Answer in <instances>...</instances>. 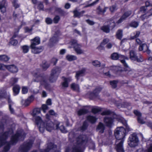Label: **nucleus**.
I'll list each match as a JSON object with an SVG mask.
<instances>
[{
  "mask_svg": "<svg viewBox=\"0 0 152 152\" xmlns=\"http://www.w3.org/2000/svg\"><path fill=\"white\" fill-rule=\"evenodd\" d=\"M10 132H12V129L11 132L9 130L8 131L5 132L0 135V147L7 144L4 147L2 152H7L10 149L11 145L16 144L19 141H23L25 138L26 134L24 132H17L11 136L10 142H8L6 141V140Z\"/></svg>",
  "mask_w": 152,
  "mask_h": 152,
  "instance_id": "nucleus-1",
  "label": "nucleus"
},
{
  "mask_svg": "<svg viewBox=\"0 0 152 152\" xmlns=\"http://www.w3.org/2000/svg\"><path fill=\"white\" fill-rule=\"evenodd\" d=\"M50 115L49 114H46V119L44 121H43L39 116L35 117V123L38 126L39 131L40 132L43 133L45 129L49 132H51L53 129L54 125L50 119Z\"/></svg>",
  "mask_w": 152,
  "mask_h": 152,
  "instance_id": "nucleus-2",
  "label": "nucleus"
},
{
  "mask_svg": "<svg viewBox=\"0 0 152 152\" xmlns=\"http://www.w3.org/2000/svg\"><path fill=\"white\" fill-rule=\"evenodd\" d=\"M88 141L86 134H80L76 138V144L72 148V152H83V148H85Z\"/></svg>",
  "mask_w": 152,
  "mask_h": 152,
  "instance_id": "nucleus-3",
  "label": "nucleus"
},
{
  "mask_svg": "<svg viewBox=\"0 0 152 152\" xmlns=\"http://www.w3.org/2000/svg\"><path fill=\"white\" fill-rule=\"evenodd\" d=\"M35 81L39 82L41 84L44 86L46 90H50V86L48 83V80L51 83L56 82L58 77H35Z\"/></svg>",
  "mask_w": 152,
  "mask_h": 152,
  "instance_id": "nucleus-4",
  "label": "nucleus"
},
{
  "mask_svg": "<svg viewBox=\"0 0 152 152\" xmlns=\"http://www.w3.org/2000/svg\"><path fill=\"white\" fill-rule=\"evenodd\" d=\"M129 132L123 126L117 127L114 131V135L116 139V142L118 140H124L126 136Z\"/></svg>",
  "mask_w": 152,
  "mask_h": 152,
  "instance_id": "nucleus-5",
  "label": "nucleus"
},
{
  "mask_svg": "<svg viewBox=\"0 0 152 152\" xmlns=\"http://www.w3.org/2000/svg\"><path fill=\"white\" fill-rule=\"evenodd\" d=\"M96 117L91 115H88L86 117V120L84 121L81 126L78 128V130L82 132L85 131L88 129L89 124L87 121L91 124H94L96 121Z\"/></svg>",
  "mask_w": 152,
  "mask_h": 152,
  "instance_id": "nucleus-6",
  "label": "nucleus"
},
{
  "mask_svg": "<svg viewBox=\"0 0 152 152\" xmlns=\"http://www.w3.org/2000/svg\"><path fill=\"white\" fill-rule=\"evenodd\" d=\"M139 142L138 137L136 133L130 134L128 139V143L131 147H135L138 145Z\"/></svg>",
  "mask_w": 152,
  "mask_h": 152,
  "instance_id": "nucleus-7",
  "label": "nucleus"
},
{
  "mask_svg": "<svg viewBox=\"0 0 152 152\" xmlns=\"http://www.w3.org/2000/svg\"><path fill=\"white\" fill-rule=\"evenodd\" d=\"M33 143L31 140L27 142H24L19 147V152H28L31 148Z\"/></svg>",
  "mask_w": 152,
  "mask_h": 152,
  "instance_id": "nucleus-8",
  "label": "nucleus"
},
{
  "mask_svg": "<svg viewBox=\"0 0 152 152\" xmlns=\"http://www.w3.org/2000/svg\"><path fill=\"white\" fill-rule=\"evenodd\" d=\"M71 45L73 48L74 50L77 54H81L84 53V50L81 49L82 47L81 45L78 44L77 40H72L71 41Z\"/></svg>",
  "mask_w": 152,
  "mask_h": 152,
  "instance_id": "nucleus-9",
  "label": "nucleus"
},
{
  "mask_svg": "<svg viewBox=\"0 0 152 152\" xmlns=\"http://www.w3.org/2000/svg\"><path fill=\"white\" fill-rule=\"evenodd\" d=\"M102 89V88L100 86L96 87L92 92L90 93L89 98L91 100H94L96 99L99 96V94Z\"/></svg>",
  "mask_w": 152,
  "mask_h": 152,
  "instance_id": "nucleus-10",
  "label": "nucleus"
},
{
  "mask_svg": "<svg viewBox=\"0 0 152 152\" xmlns=\"http://www.w3.org/2000/svg\"><path fill=\"white\" fill-rule=\"evenodd\" d=\"M114 119L112 117L105 116L103 118L104 122L107 127L111 128L114 125Z\"/></svg>",
  "mask_w": 152,
  "mask_h": 152,
  "instance_id": "nucleus-11",
  "label": "nucleus"
},
{
  "mask_svg": "<svg viewBox=\"0 0 152 152\" xmlns=\"http://www.w3.org/2000/svg\"><path fill=\"white\" fill-rule=\"evenodd\" d=\"M34 95H31L28 96L27 99H22L21 101V104L25 107H28L34 100Z\"/></svg>",
  "mask_w": 152,
  "mask_h": 152,
  "instance_id": "nucleus-12",
  "label": "nucleus"
},
{
  "mask_svg": "<svg viewBox=\"0 0 152 152\" xmlns=\"http://www.w3.org/2000/svg\"><path fill=\"white\" fill-rule=\"evenodd\" d=\"M134 114L137 116V120L138 122L141 124H143L145 123L143 119L142 118V113L137 110H134L133 111Z\"/></svg>",
  "mask_w": 152,
  "mask_h": 152,
  "instance_id": "nucleus-13",
  "label": "nucleus"
},
{
  "mask_svg": "<svg viewBox=\"0 0 152 152\" xmlns=\"http://www.w3.org/2000/svg\"><path fill=\"white\" fill-rule=\"evenodd\" d=\"M124 140H120V142L116 145L115 149L117 152H124L123 146Z\"/></svg>",
  "mask_w": 152,
  "mask_h": 152,
  "instance_id": "nucleus-14",
  "label": "nucleus"
},
{
  "mask_svg": "<svg viewBox=\"0 0 152 152\" xmlns=\"http://www.w3.org/2000/svg\"><path fill=\"white\" fill-rule=\"evenodd\" d=\"M62 79L63 80V82L61 83L62 87L66 88L68 87L69 83L71 80V78L70 77H62Z\"/></svg>",
  "mask_w": 152,
  "mask_h": 152,
  "instance_id": "nucleus-15",
  "label": "nucleus"
},
{
  "mask_svg": "<svg viewBox=\"0 0 152 152\" xmlns=\"http://www.w3.org/2000/svg\"><path fill=\"white\" fill-rule=\"evenodd\" d=\"M117 118L118 120V121H120L125 126V129L128 131V132L131 131L132 129L130 128L128 125L126 121L122 117Z\"/></svg>",
  "mask_w": 152,
  "mask_h": 152,
  "instance_id": "nucleus-16",
  "label": "nucleus"
},
{
  "mask_svg": "<svg viewBox=\"0 0 152 152\" xmlns=\"http://www.w3.org/2000/svg\"><path fill=\"white\" fill-rule=\"evenodd\" d=\"M131 14L132 11H129L125 12L120 18L117 21V23H121Z\"/></svg>",
  "mask_w": 152,
  "mask_h": 152,
  "instance_id": "nucleus-17",
  "label": "nucleus"
},
{
  "mask_svg": "<svg viewBox=\"0 0 152 152\" xmlns=\"http://www.w3.org/2000/svg\"><path fill=\"white\" fill-rule=\"evenodd\" d=\"M105 129V126L104 124L102 122L99 123L96 128L97 131H99L101 134L103 133Z\"/></svg>",
  "mask_w": 152,
  "mask_h": 152,
  "instance_id": "nucleus-18",
  "label": "nucleus"
},
{
  "mask_svg": "<svg viewBox=\"0 0 152 152\" xmlns=\"http://www.w3.org/2000/svg\"><path fill=\"white\" fill-rule=\"evenodd\" d=\"M31 44L30 45L31 48H34L35 46L39 44L40 43V39L38 37H36L31 40Z\"/></svg>",
  "mask_w": 152,
  "mask_h": 152,
  "instance_id": "nucleus-19",
  "label": "nucleus"
},
{
  "mask_svg": "<svg viewBox=\"0 0 152 152\" xmlns=\"http://www.w3.org/2000/svg\"><path fill=\"white\" fill-rule=\"evenodd\" d=\"M111 58L114 60L118 59L119 58H121L124 59H128L127 57H126L124 56L119 55L117 53H113L111 56Z\"/></svg>",
  "mask_w": 152,
  "mask_h": 152,
  "instance_id": "nucleus-20",
  "label": "nucleus"
},
{
  "mask_svg": "<svg viewBox=\"0 0 152 152\" xmlns=\"http://www.w3.org/2000/svg\"><path fill=\"white\" fill-rule=\"evenodd\" d=\"M107 7H102L101 6H99L97 7L96 10V13L98 14H103L106 12Z\"/></svg>",
  "mask_w": 152,
  "mask_h": 152,
  "instance_id": "nucleus-21",
  "label": "nucleus"
},
{
  "mask_svg": "<svg viewBox=\"0 0 152 152\" xmlns=\"http://www.w3.org/2000/svg\"><path fill=\"white\" fill-rule=\"evenodd\" d=\"M8 70L12 73H15L18 72V69L17 67L14 65H8Z\"/></svg>",
  "mask_w": 152,
  "mask_h": 152,
  "instance_id": "nucleus-22",
  "label": "nucleus"
},
{
  "mask_svg": "<svg viewBox=\"0 0 152 152\" xmlns=\"http://www.w3.org/2000/svg\"><path fill=\"white\" fill-rule=\"evenodd\" d=\"M60 123L58 122L56 124V129H59L62 133H66L67 131L66 130L65 127L63 125L59 126Z\"/></svg>",
  "mask_w": 152,
  "mask_h": 152,
  "instance_id": "nucleus-23",
  "label": "nucleus"
},
{
  "mask_svg": "<svg viewBox=\"0 0 152 152\" xmlns=\"http://www.w3.org/2000/svg\"><path fill=\"white\" fill-rule=\"evenodd\" d=\"M59 35V31H57L55 32L54 35L50 39V42L51 43H55L58 40V37Z\"/></svg>",
  "mask_w": 152,
  "mask_h": 152,
  "instance_id": "nucleus-24",
  "label": "nucleus"
},
{
  "mask_svg": "<svg viewBox=\"0 0 152 152\" xmlns=\"http://www.w3.org/2000/svg\"><path fill=\"white\" fill-rule=\"evenodd\" d=\"M32 49V52L34 54H37L42 52L43 50V47H34V48H31Z\"/></svg>",
  "mask_w": 152,
  "mask_h": 152,
  "instance_id": "nucleus-25",
  "label": "nucleus"
},
{
  "mask_svg": "<svg viewBox=\"0 0 152 152\" xmlns=\"http://www.w3.org/2000/svg\"><path fill=\"white\" fill-rule=\"evenodd\" d=\"M92 64L96 67H101V69H102L104 68L105 66V64H103L101 65L100 62L97 60L93 61L92 62Z\"/></svg>",
  "mask_w": 152,
  "mask_h": 152,
  "instance_id": "nucleus-26",
  "label": "nucleus"
},
{
  "mask_svg": "<svg viewBox=\"0 0 152 152\" xmlns=\"http://www.w3.org/2000/svg\"><path fill=\"white\" fill-rule=\"evenodd\" d=\"M102 115H112L113 116H116L117 115L114 111H112L109 110H107L103 111L101 113Z\"/></svg>",
  "mask_w": 152,
  "mask_h": 152,
  "instance_id": "nucleus-27",
  "label": "nucleus"
},
{
  "mask_svg": "<svg viewBox=\"0 0 152 152\" xmlns=\"http://www.w3.org/2000/svg\"><path fill=\"white\" fill-rule=\"evenodd\" d=\"M20 89V87L19 85H15L13 88L12 90L13 94L14 96H16L18 94Z\"/></svg>",
  "mask_w": 152,
  "mask_h": 152,
  "instance_id": "nucleus-28",
  "label": "nucleus"
},
{
  "mask_svg": "<svg viewBox=\"0 0 152 152\" xmlns=\"http://www.w3.org/2000/svg\"><path fill=\"white\" fill-rule=\"evenodd\" d=\"M70 88L73 91L78 92L79 91L80 88L78 84L73 83L70 85Z\"/></svg>",
  "mask_w": 152,
  "mask_h": 152,
  "instance_id": "nucleus-29",
  "label": "nucleus"
},
{
  "mask_svg": "<svg viewBox=\"0 0 152 152\" xmlns=\"http://www.w3.org/2000/svg\"><path fill=\"white\" fill-rule=\"evenodd\" d=\"M61 69L59 67H56L52 70L51 73V75L52 76L58 75L60 73Z\"/></svg>",
  "mask_w": 152,
  "mask_h": 152,
  "instance_id": "nucleus-30",
  "label": "nucleus"
},
{
  "mask_svg": "<svg viewBox=\"0 0 152 152\" xmlns=\"http://www.w3.org/2000/svg\"><path fill=\"white\" fill-rule=\"evenodd\" d=\"M55 11L61 16H65L67 14V13L60 8L56 7Z\"/></svg>",
  "mask_w": 152,
  "mask_h": 152,
  "instance_id": "nucleus-31",
  "label": "nucleus"
},
{
  "mask_svg": "<svg viewBox=\"0 0 152 152\" xmlns=\"http://www.w3.org/2000/svg\"><path fill=\"white\" fill-rule=\"evenodd\" d=\"M152 15V8L149 10L146 13L141 16L140 18L142 20L145 18H147Z\"/></svg>",
  "mask_w": 152,
  "mask_h": 152,
  "instance_id": "nucleus-32",
  "label": "nucleus"
},
{
  "mask_svg": "<svg viewBox=\"0 0 152 152\" xmlns=\"http://www.w3.org/2000/svg\"><path fill=\"white\" fill-rule=\"evenodd\" d=\"M88 112V110L85 108H82L80 109L77 112V114L78 116H81L85 115Z\"/></svg>",
  "mask_w": 152,
  "mask_h": 152,
  "instance_id": "nucleus-33",
  "label": "nucleus"
},
{
  "mask_svg": "<svg viewBox=\"0 0 152 152\" xmlns=\"http://www.w3.org/2000/svg\"><path fill=\"white\" fill-rule=\"evenodd\" d=\"M57 146L56 145L52 142L49 143L48 145L46 148L50 151L51 150H53L54 148H56Z\"/></svg>",
  "mask_w": 152,
  "mask_h": 152,
  "instance_id": "nucleus-34",
  "label": "nucleus"
},
{
  "mask_svg": "<svg viewBox=\"0 0 152 152\" xmlns=\"http://www.w3.org/2000/svg\"><path fill=\"white\" fill-rule=\"evenodd\" d=\"M118 80H113L110 81V84L113 89L116 88L117 87V84L118 83Z\"/></svg>",
  "mask_w": 152,
  "mask_h": 152,
  "instance_id": "nucleus-35",
  "label": "nucleus"
},
{
  "mask_svg": "<svg viewBox=\"0 0 152 152\" xmlns=\"http://www.w3.org/2000/svg\"><path fill=\"white\" fill-rule=\"evenodd\" d=\"M18 78L15 77H12L10 80L9 84L11 86H14L15 84H16L18 82Z\"/></svg>",
  "mask_w": 152,
  "mask_h": 152,
  "instance_id": "nucleus-36",
  "label": "nucleus"
},
{
  "mask_svg": "<svg viewBox=\"0 0 152 152\" xmlns=\"http://www.w3.org/2000/svg\"><path fill=\"white\" fill-rule=\"evenodd\" d=\"M148 49V46L146 44L144 43L141 45L140 46L138 49L139 51H143V52H146V50H147Z\"/></svg>",
  "mask_w": 152,
  "mask_h": 152,
  "instance_id": "nucleus-37",
  "label": "nucleus"
},
{
  "mask_svg": "<svg viewBox=\"0 0 152 152\" xmlns=\"http://www.w3.org/2000/svg\"><path fill=\"white\" fill-rule=\"evenodd\" d=\"M130 58L132 60L136 61L137 59V56L135 52L133 50L130 52Z\"/></svg>",
  "mask_w": 152,
  "mask_h": 152,
  "instance_id": "nucleus-38",
  "label": "nucleus"
},
{
  "mask_svg": "<svg viewBox=\"0 0 152 152\" xmlns=\"http://www.w3.org/2000/svg\"><path fill=\"white\" fill-rule=\"evenodd\" d=\"M100 29L103 32L108 33L110 31V29L109 25H104L101 27Z\"/></svg>",
  "mask_w": 152,
  "mask_h": 152,
  "instance_id": "nucleus-39",
  "label": "nucleus"
},
{
  "mask_svg": "<svg viewBox=\"0 0 152 152\" xmlns=\"http://www.w3.org/2000/svg\"><path fill=\"white\" fill-rule=\"evenodd\" d=\"M85 12L84 11H82L81 12H79L77 10H75L73 11L74 13V15L75 17H78L79 18L80 17V16H82L83 15Z\"/></svg>",
  "mask_w": 152,
  "mask_h": 152,
  "instance_id": "nucleus-40",
  "label": "nucleus"
},
{
  "mask_svg": "<svg viewBox=\"0 0 152 152\" xmlns=\"http://www.w3.org/2000/svg\"><path fill=\"white\" fill-rule=\"evenodd\" d=\"M50 66V64L46 61H43L41 64V66L44 70H46Z\"/></svg>",
  "mask_w": 152,
  "mask_h": 152,
  "instance_id": "nucleus-41",
  "label": "nucleus"
},
{
  "mask_svg": "<svg viewBox=\"0 0 152 152\" xmlns=\"http://www.w3.org/2000/svg\"><path fill=\"white\" fill-rule=\"evenodd\" d=\"M66 58L69 61H72L76 60L77 57L75 56L68 55L66 56Z\"/></svg>",
  "mask_w": 152,
  "mask_h": 152,
  "instance_id": "nucleus-42",
  "label": "nucleus"
},
{
  "mask_svg": "<svg viewBox=\"0 0 152 152\" xmlns=\"http://www.w3.org/2000/svg\"><path fill=\"white\" fill-rule=\"evenodd\" d=\"M136 152H152V144L146 150L144 151L142 149H139Z\"/></svg>",
  "mask_w": 152,
  "mask_h": 152,
  "instance_id": "nucleus-43",
  "label": "nucleus"
},
{
  "mask_svg": "<svg viewBox=\"0 0 152 152\" xmlns=\"http://www.w3.org/2000/svg\"><path fill=\"white\" fill-rule=\"evenodd\" d=\"M5 3V1L4 0L0 4V10H1V12L2 13L5 12L6 11Z\"/></svg>",
  "mask_w": 152,
  "mask_h": 152,
  "instance_id": "nucleus-44",
  "label": "nucleus"
},
{
  "mask_svg": "<svg viewBox=\"0 0 152 152\" xmlns=\"http://www.w3.org/2000/svg\"><path fill=\"white\" fill-rule=\"evenodd\" d=\"M4 99L7 100L9 106L10 104L11 106H12V105L13 104V103L10 99V95H8L7 93H6Z\"/></svg>",
  "mask_w": 152,
  "mask_h": 152,
  "instance_id": "nucleus-45",
  "label": "nucleus"
},
{
  "mask_svg": "<svg viewBox=\"0 0 152 152\" xmlns=\"http://www.w3.org/2000/svg\"><path fill=\"white\" fill-rule=\"evenodd\" d=\"M122 32V30L121 29L118 30L117 32L116 36L118 39H121L123 36Z\"/></svg>",
  "mask_w": 152,
  "mask_h": 152,
  "instance_id": "nucleus-46",
  "label": "nucleus"
},
{
  "mask_svg": "<svg viewBox=\"0 0 152 152\" xmlns=\"http://www.w3.org/2000/svg\"><path fill=\"white\" fill-rule=\"evenodd\" d=\"M10 58L5 55H0V61H8Z\"/></svg>",
  "mask_w": 152,
  "mask_h": 152,
  "instance_id": "nucleus-47",
  "label": "nucleus"
},
{
  "mask_svg": "<svg viewBox=\"0 0 152 152\" xmlns=\"http://www.w3.org/2000/svg\"><path fill=\"white\" fill-rule=\"evenodd\" d=\"M22 52L24 53H26L28 52L29 50V47L27 45H23L21 47Z\"/></svg>",
  "mask_w": 152,
  "mask_h": 152,
  "instance_id": "nucleus-48",
  "label": "nucleus"
},
{
  "mask_svg": "<svg viewBox=\"0 0 152 152\" xmlns=\"http://www.w3.org/2000/svg\"><path fill=\"white\" fill-rule=\"evenodd\" d=\"M22 12L20 10L19 12H14L13 13V16L14 19L18 18L22 14Z\"/></svg>",
  "mask_w": 152,
  "mask_h": 152,
  "instance_id": "nucleus-49",
  "label": "nucleus"
},
{
  "mask_svg": "<svg viewBox=\"0 0 152 152\" xmlns=\"http://www.w3.org/2000/svg\"><path fill=\"white\" fill-rule=\"evenodd\" d=\"M131 105V103L130 102H124L121 105L122 107L123 108H127Z\"/></svg>",
  "mask_w": 152,
  "mask_h": 152,
  "instance_id": "nucleus-50",
  "label": "nucleus"
},
{
  "mask_svg": "<svg viewBox=\"0 0 152 152\" xmlns=\"http://www.w3.org/2000/svg\"><path fill=\"white\" fill-rule=\"evenodd\" d=\"M109 24V28H113L115 26V21L113 20H111L108 21V22Z\"/></svg>",
  "mask_w": 152,
  "mask_h": 152,
  "instance_id": "nucleus-51",
  "label": "nucleus"
},
{
  "mask_svg": "<svg viewBox=\"0 0 152 152\" xmlns=\"http://www.w3.org/2000/svg\"><path fill=\"white\" fill-rule=\"evenodd\" d=\"M41 111L40 109L38 108H36L33 110V115L34 116L37 115H38L40 113Z\"/></svg>",
  "mask_w": 152,
  "mask_h": 152,
  "instance_id": "nucleus-52",
  "label": "nucleus"
},
{
  "mask_svg": "<svg viewBox=\"0 0 152 152\" xmlns=\"http://www.w3.org/2000/svg\"><path fill=\"white\" fill-rule=\"evenodd\" d=\"M86 71V69L85 68H83L77 72L76 73V76H79L80 75H81L85 72Z\"/></svg>",
  "mask_w": 152,
  "mask_h": 152,
  "instance_id": "nucleus-53",
  "label": "nucleus"
},
{
  "mask_svg": "<svg viewBox=\"0 0 152 152\" xmlns=\"http://www.w3.org/2000/svg\"><path fill=\"white\" fill-rule=\"evenodd\" d=\"M109 41V40L108 38H105L103 40L102 42L101 45L98 48L99 49H100V48L102 47V45H105Z\"/></svg>",
  "mask_w": 152,
  "mask_h": 152,
  "instance_id": "nucleus-54",
  "label": "nucleus"
},
{
  "mask_svg": "<svg viewBox=\"0 0 152 152\" xmlns=\"http://www.w3.org/2000/svg\"><path fill=\"white\" fill-rule=\"evenodd\" d=\"M101 111V109L100 108H93L91 109L92 112L94 114H96Z\"/></svg>",
  "mask_w": 152,
  "mask_h": 152,
  "instance_id": "nucleus-55",
  "label": "nucleus"
},
{
  "mask_svg": "<svg viewBox=\"0 0 152 152\" xmlns=\"http://www.w3.org/2000/svg\"><path fill=\"white\" fill-rule=\"evenodd\" d=\"M139 23L138 22L136 21H133L130 24V26L134 28H136L138 26Z\"/></svg>",
  "mask_w": 152,
  "mask_h": 152,
  "instance_id": "nucleus-56",
  "label": "nucleus"
},
{
  "mask_svg": "<svg viewBox=\"0 0 152 152\" xmlns=\"http://www.w3.org/2000/svg\"><path fill=\"white\" fill-rule=\"evenodd\" d=\"M18 43V42L16 40L12 38L11 39L10 41V43L13 46L16 45Z\"/></svg>",
  "mask_w": 152,
  "mask_h": 152,
  "instance_id": "nucleus-57",
  "label": "nucleus"
},
{
  "mask_svg": "<svg viewBox=\"0 0 152 152\" xmlns=\"http://www.w3.org/2000/svg\"><path fill=\"white\" fill-rule=\"evenodd\" d=\"M37 8L39 10H44V5L43 3L41 2L38 3V4Z\"/></svg>",
  "mask_w": 152,
  "mask_h": 152,
  "instance_id": "nucleus-58",
  "label": "nucleus"
},
{
  "mask_svg": "<svg viewBox=\"0 0 152 152\" xmlns=\"http://www.w3.org/2000/svg\"><path fill=\"white\" fill-rule=\"evenodd\" d=\"M49 114L50 115H52L55 117H57L58 115V114L55 113L54 111L53 110H50L48 111Z\"/></svg>",
  "mask_w": 152,
  "mask_h": 152,
  "instance_id": "nucleus-59",
  "label": "nucleus"
},
{
  "mask_svg": "<svg viewBox=\"0 0 152 152\" xmlns=\"http://www.w3.org/2000/svg\"><path fill=\"white\" fill-rule=\"evenodd\" d=\"M49 107L46 104H43L42 106V108L44 113H45L46 110L48 109Z\"/></svg>",
  "mask_w": 152,
  "mask_h": 152,
  "instance_id": "nucleus-60",
  "label": "nucleus"
},
{
  "mask_svg": "<svg viewBox=\"0 0 152 152\" xmlns=\"http://www.w3.org/2000/svg\"><path fill=\"white\" fill-rule=\"evenodd\" d=\"M28 88L26 87H23L22 90V93L23 94H26L28 93Z\"/></svg>",
  "mask_w": 152,
  "mask_h": 152,
  "instance_id": "nucleus-61",
  "label": "nucleus"
},
{
  "mask_svg": "<svg viewBox=\"0 0 152 152\" xmlns=\"http://www.w3.org/2000/svg\"><path fill=\"white\" fill-rule=\"evenodd\" d=\"M60 19V17L58 15H56L53 19V21L54 23H57Z\"/></svg>",
  "mask_w": 152,
  "mask_h": 152,
  "instance_id": "nucleus-62",
  "label": "nucleus"
},
{
  "mask_svg": "<svg viewBox=\"0 0 152 152\" xmlns=\"http://www.w3.org/2000/svg\"><path fill=\"white\" fill-rule=\"evenodd\" d=\"M17 0H14L12 2L13 5L15 8H18L20 7V5L17 2Z\"/></svg>",
  "mask_w": 152,
  "mask_h": 152,
  "instance_id": "nucleus-63",
  "label": "nucleus"
},
{
  "mask_svg": "<svg viewBox=\"0 0 152 152\" xmlns=\"http://www.w3.org/2000/svg\"><path fill=\"white\" fill-rule=\"evenodd\" d=\"M140 34V32L137 31L136 32V33L135 34L134 36H131V38H130L131 39H134L135 38L138 37L139 36Z\"/></svg>",
  "mask_w": 152,
  "mask_h": 152,
  "instance_id": "nucleus-64",
  "label": "nucleus"
}]
</instances>
